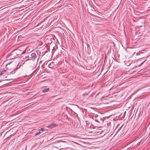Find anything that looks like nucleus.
Returning <instances> with one entry per match:
<instances>
[{
  "label": "nucleus",
  "mask_w": 150,
  "mask_h": 150,
  "mask_svg": "<svg viewBox=\"0 0 150 150\" xmlns=\"http://www.w3.org/2000/svg\"><path fill=\"white\" fill-rule=\"evenodd\" d=\"M132 113H129V115H130V116H131V115H130V114H132Z\"/></svg>",
  "instance_id": "obj_18"
},
{
  "label": "nucleus",
  "mask_w": 150,
  "mask_h": 150,
  "mask_svg": "<svg viewBox=\"0 0 150 150\" xmlns=\"http://www.w3.org/2000/svg\"><path fill=\"white\" fill-rule=\"evenodd\" d=\"M112 115H110L109 116H107V118H108L110 116Z\"/></svg>",
  "instance_id": "obj_16"
},
{
  "label": "nucleus",
  "mask_w": 150,
  "mask_h": 150,
  "mask_svg": "<svg viewBox=\"0 0 150 150\" xmlns=\"http://www.w3.org/2000/svg\"><path fill=\"white\" fill-rule=\"evenodd\" d=\"M40 131H41L42 132L43 131H46V130L45 129L43 128H41V129H40L39 130Z\"/></svg>",
  "instance_id": "obj_12"
},
{
  "label": "nucleus",
  "mask_w": 150,
  "mask_h": 150,
  "mask_svg": "<svg viewBox=\"0 0 150 150\" xmlns=\"http://www.w3.org/2000/svg\"><path fill=\"white\" fill-rule=\"evenodd\" d=\"M86 125H87V123H86Z\"/></svg>",
  "instance_id": "obj_20"
},
{
  "label": "nucleus",
  "mask_w": 150,
  "mask_h": 150,
  "mask_svg": "<svg viewBox=\"0 0 150 150\" xmlns=\"http://www.w3.org/2000/svg\"><path fill=\"white\" fill-rule=\"evenodd\" d=\"M98 133V132H100V131H98V132H97Z\"/></svg>",
  "instance_id": "obj_19"
},
{
  "label": "nucleus",
  "mask_w": 150,
  "mask_h": 150,
  "mask_svg": "<svg viewBox=\"0 0 150 150\" xmlns=\"http://www.w3.org/2000/svg\"><path fill=\"white\" fill-rule=\"evenodd\" d=\"M50 89L49 88L44 89L42 91V92L43 93H46L50 91Z\"/></svg>",
  "instance_id": "obj_6"
},
{
  "label": "nucleus",
  "mask_w": 150,
  "mask_h": 150,
  "mask_svg": "<svg viewBox=\"0 0 150 150\" xmlns=\"http://www.w3.org/2000/svg\"><path fill=\"white\" fill-rule=\"evenodd\" d=\"M78 122H74V127L76 128L78 126Z\"/></svg>",
  "instance_id": "obj_9"
},
{
  "label": "nucleus",
  "mask_w": 150,
  "mask_h": 150,
  "mask_svg": "<svg viewBox=\"0 0 150 150\" xmlns=\"http://www.w3.org/2000/svg\"><path fill=\"white\" fill-rule=\"evenodd\" d=\"M28 60H32V59H31V58H30V56H28Z\"/></svg>",
  "instance_id": "obj_14"
},
{
  "label": "nucleus",
  "mask_w": 150,
  "mask_h": 150,
  "mask_svg": "<svg viewBox=\"0 0 150 150\" xmlns=\"http://www.w3.org/2000/svg\"><path fill=\"white\" fill-rule=\"evenodd\" d=\"M41 133V132L40 131L39 132H37L36 133H35V135L36 136L38 135H39Z\"/></svg>",
  "instance_id": "obj_11"
},
{
  "label": "nucleus",
  "mask_w": 150,
  "mask_h": 150,
  "mask_svg": "<svg viewBox=\"0 0 150 150\" xmlns=\"http://www.w3.org/2000/svg\"><path fill=\"white\" fill-rule=\"evenodd\" d=\"M18 64H16L15 63H9L6 65V70H3L0 73V76H3L6 77L7 76V74H5L6 72L7 73L14 74L15 73V71L18 69L17 67Z\"/></svg>",
  "instance_id": "obj_1"
},
{
  "label": "nucleus",
  "mask_w": 150,
  "mask_h": 150,
  "mask_svg": "<svg viewBox=\"0 0 150 150\" xmlns=\"http://www.w3.org/2000/svg\"><path fill=\"white\" fill-rule=\"evenodd\" d=\"M57 125L58 124H56V123H53L49 125L47 127L49 128L52 129V128L54 127L55 126H57Z\"/></svg>",
  "instance_id": "obj_3"
},
{
  "label": "nucleus",
  "mask_w": 150,
  "mask_h": 150,
  "mask_svg": "<svg viewBox=\"0 0 150 150\" xmlns=\"http://www.w3.org/2000/svg\"><path fill=\"white\" fill-rule=\"evenodd\" d=\"M28 56H26L24 60H25V61H27L28 60Z\"/></svg>",
  "instance_id": "obj_13"
},
{
  "label": "nucleus",
  "mask_w": 150,
  "mask_h": 150,
  "mask_svg": "<svg viewBox=\"0 0 150 150\" xmlns=\"http://www.w3.org/2000/svg\"><path fill=\"white\" fill-rule=\"evenodd\" d=\"M125 112V113L126 112V111H125V112Z\"/></svg>",
  "instance_id": "obj_21"
},
{
  "label": "nucleus",
  "mask_w": 150,
  "mask_h": 150,
  "mask_svg": "<svg viewBox=\"0 0 150 150\" xmlns=\"http://www.w3.org/2000/svg\"><path fill=\"white\" fill-rule=\"evenodd\" d=\"M62 145H63V146H62V147H61V146H60V149H67V147L66 146H65V145L64 144H62Z\"/></svg>",
  "instance_id": "obj_8"
},
{
  "label": "nucleus",
  "mask_w": 150,
  "mask_h": 150,
  "mask_svg": "<svg viewBox=\"0 0 150 150\" xmlns=\"http://www.w3.org/2000/svg\"><path fill=\"white\" fill-rule=\"evenodd\" d=\"M57 47H54L52 50V53L53 54L54 53V51H55L57 49Z\"/></svg>",
  "instance_id": "obj_7"
},
{
  "label": "nucleus",
  "mask_w": 150,
  "mask_h": 150,
  "mask_svg": "<svg viewBox=\"0 0 150 150\" xmlns=\"http://www.w3.org/2000/svg\"><path fill=\"white\" fill-rule=\"evenodd\" d=\"M22 54V52L20 50L17 49L14 50L10 54L9 59H13L19 57L20 55Z\"/></svg>",
  "instance_id": "obj_2"
},
{
  "label": "nucleus",
  "mask_w": 150,
  "mask_h": 150,
  "mask_svg": "<svg viewBox=\"0 0 150 150\" xmlns=\"http://www.w3.org/2000/svg\"><path fill=\"white\" fill-rule=\"evenodd\" d=\"M126 113H124V114H123V116H125V114H126Z\"/></svg>",
  "instance_id": "obj_17"
},
{
  "label": "nucleus",
  "mask_w": 150,
  "mask_h": 150,
  "mask_svg": "<svg viewBox=\"0 0 150 150\" xmlns=\"http://www.w3.org/2000/svg\"><path fill=\"white\" fill-rule=\"evenodd\" d=\"M122 127V126L120 127L118 129V130H117V131H120L121 129V128Z\"/></svg>",
  "instance_id": "obj_15"
},
{
  "label": "nucleus",
  "mask_w": 150,
  "mask_h": 150,
  "mask_svg": "<svg viewBox=\"0 0 150 150\" xmlns=\"http://www.w3.org/2000/svg\"><path fill=\"white\" fill-rule=\"evenodd\" d=\"M92 114H93V117H92V118L94 119V117H95V118L97 117H98V115H97L95 114H93V113H91Z\"/></svg>",
  "instance_id": "obj_10"
},
{
  "label": "nucleus",
  "mask_w": 150,
  "mask_h": 150,
  "mask_svg": "<svg viewBox=\"0 0 150 150\" xmlns=\"http://www.w3.org/2000/svg\"><path fill=\"white\" fill-rule=\"evenodd\" d=\"M30 58L33 60H34L36 59V55L35 53H32L30 54Z\"/></svg>",
  "instance_id": "obj_4"
},
{
  "label": "nucleus",
  "mask_w": 150,
  "mask_h": 150,
  "mask_svg": "<svg viewBox=\"0 0 150 150\" xmlns=\"http://www.w3.org/2000/svg\"><path fill=\"white\" fill-rule=\"evenodd\" d=\"M106 118V117H105V118Z\"/></svg>",
  "instance_id": "obj_22"
},
{
  "label": "nucleus",
  "mask_w": 150,
  "mask_h": 150,
  "mask_svg": "<svg viewBox=\"0 0 150 150\" xmlns=\"http://www.w3.org/2000/svg\"><path fill=\"white\" fill-rule=\"evenodd\" d=\"M92 129V128L91 127H88L87 129L86 127H85V129L86 130H87L88 132L89 133H91L93 132L92 130H91Z\"/></svg>",
  "instance_id": "obj_5"
}]
</instances>
